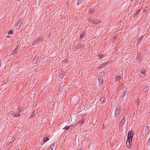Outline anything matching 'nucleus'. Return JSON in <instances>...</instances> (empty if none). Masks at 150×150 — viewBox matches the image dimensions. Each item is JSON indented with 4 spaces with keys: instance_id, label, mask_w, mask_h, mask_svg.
Wrapping results in <instances>:
<instances>
[{
    "instance_id": "nucleus-1",
    "label": "nucleus",
    "mask_w": 150,
    "mask_h": 150,
    "mask_svg": "<svg viewBox=\"0 0 150 150\" xmlns=\"http://www.w3.org/2000/svg\"><path fill=\"white\" fill-rule=\"evenodd\" d=\"M133 137V132L132 131H130L128 133L127 136V140L126 142L127 146L128 148L130 149L132 147L130 143L132 141Z\"/></svg>"
},
{
    "instance_id": "nucleus-2",
    "label": "nucleus",
    "mask_w": 150,
    "mask_h": 150,
    "mask_svg": "<svg viewBox=\"0 0 150 150\" xmlns=\"http://www.w3.org/2000/svg\"><path fill=\"white\" fill-rule=\"evenodd\" d=\"M95 18V16L93 17H89L88 19V22L94 24H97L101 22V21L99 20H95L94 18Z\"/></svg>"
},
{
    "instance_id": "nucleus-3",
    "label": "nucleus",
    "mask_w": 150,
    "mask_h": 150,
    "mask_svg": "<svg viewBox=\"0 0 150 150\" xmlns=\"http://www.w3.org/2000/svg\"><path fill=\"white\" fill-rule=\"evenodd\" d=\"M105 76L104 74L103 75H99L98 78V79L100 83L99 85L100 86H102V84L103 83V79L105 78Z\"/></svg>"
},
{
    "instance_id": "nucleus-4",
    "label": "nucleus",
    "mask_w": 150,
    "mask_h": 150,
    "mask_svg": "<svg viewBox=\"0 0 150 150\" xmlns=\"http://www.w3.org/2000/svg\"><path fill=\"white\" fill-rule=\"evenodd\" d=\"M126 90V89H124V88H123L122 90V91L123 92L122 93V95L121 96V97L123 98L126 95V96L128 95V93H127V92Z\"/></svg>"
},
{
    "instance_id": "nucleus-5",
    "label": "nucleus",
    "mask_w": 150,
    "mask_h": 150,
    "mask_svg": "<svg viewBox=\"0 0 150 150\" xmlns=\"http://www.w3.org/2000/svg\"><path fill=\"white\" fill-rule=\"evenodd\" d=\"M59 92L61 94H64L65 92V90L64 86H61L59 89Z\"/></svg>"
},
{
    "instance_id": "nucleus-6",
    "label": "nucleus",
    "mask_w": 150,
    "mask_h": 150,
    "mask_svg": "<svg viewBox=\"0 0 150 150\" xmlns=\"http://www.w3.org/2000/svg\"><path fill=\"white\" fill-rule=\"evenodd\" d=\"M42 41V38L41 37L37 38L36 39L34 40V42L37 44L39 43L40 42Z\"/></svg>"
},
{
    "instance_id": "nucleus-7",
    "label": "nucleus",
    "mask_w": 150,
    "mask_h": 150,
    "mask_svg": "<svg viewBox=\"0 0 150 150\" xmlns=\"http://www.w3.org/2000/svg\"><path fill=\"white\" fill-rule=\"evenodd\" d=\"M143 89L146 90L144 92L145 94H147L149 90V86L147 85H146L144 88Z\"/></svg>"
},
{
    "instance_id": "nucleus-8",
    "label": "nucleus",
    "mask_w": 150,
    "mask_h": 150,
    "mask_svg": "<svg viewBox=\"0 0 150 150\" xmlns=\"http://www.w3.org/2000/svg\"><path fill=\"white\" fill-rule=\"evenodd\" d=\"M106 100V96H103L100 99V100L102 104H103L105 101Z\"/></svg>"
},
{
    "instance_id": "nucleus-9",
    "label": "nucleus",
    "mask_w": 150,
    "mask_h": 150,
    "mask_svg": "<svg viewBox=\"0 0 150 150\" xmlns=\"http://www.w3.org/2000/svg\"><path fill=\"white\" fill-rule=\"evenodd\" d=\"M140 10L139 9H137L135 10L134 12V13L133 15V17L135 18V17H136V16L140 12Z\"/></svg>"
},
{
    "instance_id": "nucleus-10",
    "label": "nucleus",
    "mask_w": 150,
    "mask_h": 150,
    "mask_svg": "<svg viewBox=\"0 0 150 150\" xmlns=\"http://www.w3.org/2000/svg\"><path fill=\"white\" fill-rule=\"evenodd\" d=\"M120 110H118V109L117 110H116V111L115 112V117H118L120 114Z\"/></svg>"
},
{
    "instance_id": "nucleus-11",
    "label": "nucleus",
    "mask_w": 150,
    "mask_h": 150,
    "mask_svg": "<svg viewBox=\"0 0 150 150\" xmlns=\"http://www.w3.org/2000/svg\"><path fill=\"white\" fill-rule=\"evenodd\" d=\"M85 119L84 118H83L82 119L80 120H79L78 123L76 124V125H78V124H80V125L82 124H83L85 122Z\"/></svg>"
},
{
    "instance_id": "nucleus-12",
    "label": "nucleus",
    "mask_w": 150,
    "mask_h": 150,
    "mask_svg": "<svg viewBox=\"0 0 150 150\" xmlns=\"http://www.w3.org/2000/svg\"><path fill=\"white\" fill-rule=\"evenodd\" d=\"M125 117H123L120 123H121V124H120V125L122 126H123L124 125H125Z\"/></svg>"
},
{
    "instance_id": "nucleus-13",
    "label": "nucleus",
    "mask_w": 150,
    "mask_h": 150,
    "mask_svg": "<svg viewBox=\"0 0 150 150\" xmlns=\"http://www.w3.org/2000/svg\"><path fill=\"white\" fill-rule=\"evenodd\" d=\"M88 13L90 14H93L94 13L95 10L93 8H92L91 9H88Z\"/></svg>"
},
{
    "instance_id": "nucleus-14",
    "label": "nucleus",
    "mask_w": 150,
    "mask_h": 150,
    "mask_svg": "<svg viewBox=\"0 0 150 150\" xmlns=\"http://www.w3.org/2000/svg\"><path fill=\"white\" fill-rule=\"evenodd\" d=\"M81 45L79 43L77 46L75 45L74 46V48H76V50H78L79 48H81Z\"/></svg>"
},
{
    "instance_id": "nucleus-15",
    "label": "nucleus",
    "mask_w": 150,
    "mask_h": 150,
    "mask_svg": "<svg viewBox=\"0 0 150 150\" xmlns=\"http://www.w3.org/2000/svg\"><path fill=\"white\" fill-rule=\"evenodd\" d=\"M16 50H13L12 52V54L10 55L9 57L10 58H12L13 57H12V56L14 55L16 53Z\"/></svg>"
},
{
    "instance_id": "nucleus-16",
    "label": "nucleus",
    "mask_w": 150,
    "mask_h": 150,
    "mask_svg": "<svg viewBox=\"0 0 150 150\" xmlns=\"http://www.w3.org/2000/svg\"><path fill=\"white\" fill-rule=\"evenodd\" d=\"M40 59V58L39 57V56L38 54H37L36 56L35 57V58L34 59V60H36V61H38V60Z\"/></svg>"
},
{
    "instance_id": "nucleus-17",
    "label": "nucleus",
    "mask_w": 150,
    "mask_h": 150,
    "mask_svg": "<svg viewBox=\"0 0 150 150\" xmlns=\"http://www.w3.org/2000/svg\"><path fill=\"white\" fill-rule=\"evenodd\" d=\"M19 113V112L18 113H15L14 115V116L15 117H20L21 116V115Z\"/></svg>"
},
{
    "instance_id": "nucleus-18",
    "label": "nucleus",
    "mask_w": 150,
    "mask_h": 150,
    "mask_svg": "<svg viewBox=\"0 0 150 150\" xmlns=\"http://www.w3.org/2000/svg\"><path fill=\"white\" fill-rule=\"evenodd\" d=\"M141 73L143 74V76H145L146 71L144 69H142L141 71Z\"/></svg>"
},
{
    "instance_id": "nucleus-19",
    "label": "nucleus",
    "mask_w": 150,
    "mask_h": 150,
    "mask_svg": "<svg viewBox=\"0 0 150 150\" xmlns=\"http://www.w3.org/2000/svg\"><path fill=\"white\" fill-rule=\"evenodd\" d=\"M85 33L83 32L82 33H81L80 36V38L81 39L82 38L84 37L85 36Z\"/></svg>"
},
{
    "instance_id": "nucleus-20",
    "label": "nucleus",
    "mask_w": 150,
    "mask_h": 150,
    "mask_svg": "<svg viewBox=\"0 0 150 150\" xmlns=\"http://www.w3.org/2000/svg\"><path fill=\"white\" fill-rule=\"evenodd\" d=\"M66 75L65 74H62L61 73H59V76L60 77H62V78H63V77Z\"/></svg>"
},
{
    "instance_id": "nucleus-21",
    "label": "nucleus",
    "mask_w": 150,
    "mask_h": 150,
    "mask_svg": "<svg viewBox=\"0 0 150 150\" xmlns=\"http://www.w3.org/2000/svg\"><path fill=\"white\" fill-rule=\"evenodd\" d=\"M55 145L54 144H53L52 145L50 146V147L49 148V150H52L53 148L54 147V146H55Z\"/></svg>"
},
{
    "instance_id": "nucleus-22",
    "label": "nucleus",
    "mask_w": 150,
    "mask_h": 150,
    "mask_svg": "<svg viewBox=\"0 0 150 150\" xmlns=\"http://www.w3.org/2000/svg\"><path fill=\"white\" fill-rule=\"evenodd\" d=\"M149 8H148V6L146 7L145 8L143 11L144 12V13L148 11Z\"/></svg>"
},
{
    "instance_id": "nucleus-23",
    "label": "nucleus",
    "mask_w": 150,
    "mask_h": 150,
    "mask_svg": "<svg viewBox=\"0 0 150 150\" xmlns=\"http://www.w3.org/2000/svg\"><path fill=\"white\" fill-rule=\"evenodd\" d=\"M49 140V138L48 137H46L44 138L43 141L45 143L46 142Z\"/></svg>"
},
{
    "instance_id": "nucleus-24",
    "label": "nucleus",
    "mask_w": 150,
    "mask_h": 150,
    "mask_svg": "<svg viewBox=\"0 0 150 150\" xmlns=\"http://www.w3.org/2000/svg\"><path fill=\"white\" fill-rule=\"evenodd\" d=\"M69 129V126L68 125L66 126L64 128H63V129L65 130H67Z\"/></svg>"
},
{
    "instance_id": "nucleus-25",
    "label": "nucleus",
    "mask_w": 150,
    "mask_h": 150,
    "mask_svg": "<svg viewBox=\"0 0 150 150\" xmlns=\"http://www.w3.org/2000/svg\"><path fill=\"white\" fill-rule=\"evenodd\" d=\"M8 34L9 35H12L13 34V32L12 30H10L8 32Z\"/></svg>"
},
{
    "instance_id": "nucleus-26",
    "label": "nucleus",
    "mask_w": 150,
    "mask_h": 150,
    "mask_svg": "<svg viewBox=\"0 0 150 150\" xmlns=\"http://www.w3.org/2000/svg\"><path fill=\"white\" fill-rule=\"evenodd\" d=\"M147 144L148 146L150 145V137H149L148 140L147 142Z\"/></svg>"
},
{
    "instance_id": "nucleus-27",
    "label": "nucleus",
    "mask_w": 150,
    "mask_h": 150,
    "mask_svg": "<svg viewBox=\"0 0 150 150\" xmlns=\"http://www.w3.org/2000/svg\"><path fill=\"white\" fill-rule=\"evenodd\" d=\"M142 38L141 37V38H138L137 40V43H139L141 42V39H142Z\"/></svg>"
},
{
    "instance_id": "nucleus-28",
    "label": "nucleus",
    "mask_w": 150,
    "mask_h": 150,
    "mask_svg": "<svg viewBox=\"0 0 150 150\" xmlns=\"http://www.w3.org/2000/svg\"><path fill=\"white\" fill-rule=\"evenodd\" d=\"M103 54L101 55L100 54H99L98 55V57L99 58H100L101 59V58L103 57Z\"/></svg>"
},
{
    "instance_id": "nucleus-29",
    "label": "nucleus",
    "mask_w": 150,
    "mask_h": 150,
    "mask_svg": "<svg viewBox=\"0 0 150 150\" xmlns=\"http://www.w3.org/2000/svg\"><path fill=\"white\" fill-rule=\"evenodd\" d=\"M116 79V81H119L120 80V76H117Z\"/></svg>"
},
{
    "instance_id": "nucleus-30",
    "label": "nucleus",
    "mask_w": 150,
    "mask_h": 150,
    "mask_svg": "<svg viewBox=\"0 0 150 150\" xmlns=\"http://www.w3.org/2000/svg\"><path fill=\"white\" fill-rule=\"evenodd\" d=\"M107 64L105 63H103L102 64V67H105Z\"/></svg>"
},
{
    "instance_id": "nucleus-31",
    "label": "nucleus",
    "mask_w": 150,
    "mask_h": 150,
    "mask_svg": "<svg viewBox=\"0 0 150 150\" xmlns=\"http://www.w3.org/2000/svg\"><path fill=\"white\" fill-rule=\"evenodd\" d=\"M149 128V126L148 125H147L145 128V130L146 131Z\"/></svg>"
},
{
    "instance_id": "nucleus-32",
    "label": "nucleus",
    "mask_w": 150,
    "mask_h": 150,
    "mask_svg": "<svg viewBox=\"0 0 150 150\" xmlns=\"http://www.w3.org/2000/svg\"><path fill=\"white\" fill-rule=\"evenodd\" d=\"M81 0H79L77 2V5H79L81 3Z\"/></svg>"
},
{
    "instance_id": "nucleus-33",
    "label": "nucleus",
    "mask_w": 150,
    "mask_h": 150,
    "mask_svg": "<svg viewBox=\"0 0 150 150\" xmlns=\"http://www.w3.org/2000/svg\"><path fill=\"white\" fill-rule=\"evenodd\" d=\"M73 125H71L70 126H69V129H70L71 130L73 127Z\"/></svg>"
},
{
    "instance_id": "nucleus-34",
    "label": "nucleus",
    "mask_w": 150,
    "mask_h": 150,
    "mask_svg": "<svg viewBox=\"0 0 150 150\" xmlns=\"http://www.w3.org/2000/svg\"><path fill=\"white\" fill-rule=\"evenodd\" d=\"M20 19H19L18 20V21H17V24H16V25H17V26H18V24L20 22Z\"/></svg>"
},
{
    "instance_id": "nucleus-35",
    "label": "nucleus",
    "mask_w": 150,
    "mask_h": 150,
    "mask_svg": "<svg viewBox=\"0 0 150 150\" xmlns=\"http://www.w3.org/2000/svg\"><path fill=\"white\" fill-rule=\"evenodd\" d=\"M139 0H132V1H135V4L136 2L139 1Z\"/></svg>"
},
{
    "instance_id": "nucleus-36",
    "label": "nucleus",
    "mask_w": 150,
    "mask_h": 150,
    "mask_svg": "<svg viewBox=\"0 0 150 150\" xmlns=\"http://www.w3.org/2000/svg\"><path fill=\"white\" fill-rule=\"evenodd\" d=\"M136 101H138V103H140V99L139 98H138Z\"/></svg>"
},
{
    "instance_id": "nucleus-37",
    "label": "nucleus",
    "mask_w": 150,
    "mask_h": 150,
    "mask_svg": "<svg viewBox=\"0 0 150 150\" xmlns=\"http://www.w3.org/2000/svg\"><path fill=\"white\" fill-rule=\"evenodd\" d=\"M138 103V101H136V102H135V103H136V105L138 106L139 104V103Z\"/></svg>"
},
{
    "instance_id": "nucleus-38",
    "label": "nucleus",
    "mask_w": 150,
    "mask_h": 150,
    "mask_svg": "<svg viewBox=\"0 0 150 150\" xmlns=\"http://www.w3.org/2000/svg\"><path fill=\"white\" fill-rule=\"evenodd\" d=\"M13 142H14V141H12L10 142H9L8 145H9L10 144H11Z\"/></svg>"
},
{
    "instance_id": "nucleus-39",
    "label": "nucleus",
    "mask_w": 150,
    "mask_h": 150,
    "mask_svg": "<svg viewBox=\"0 0 150 150\" xmlns=\"http://www.w3.org/2000/svg\"><path fill=\"white\" fill-rule=\"evenodd\" d=\"M101 66H102L101 65H100L99 67H98V68H99L100 69L103 68V67Z\"/></svg>"
},
{
    "instance_id": "nucleus-40",
    "label": "nucleus",
    "mask_w": 150,
    "mask_h": 150,
    "mask_svg": "<svg viewBox=\"0 0 150 150\" xmlns=\"http://www.w3.org/2000/svg\"><path fill=\"white\" fill-rule=\"evenodd\" d=\"M18 26H19V27H18V28H19L21 26V23L20 24H19V23L18 24Z\"/></svg>"
},
{
    "instance_id": "nucleus-41",
    "label": "nucleus",
    "mask_w": 150,
    "mask_h": 150,
    "mask_svg": "<svg viewBox=\"0 0 150 150\" xmlns=\"http://www.w3.org/2000/svg\"><path fill=\"white\" fill-rule=\"evenodd\" d=\"M34 44H37V43H35L34 41L32 43V45H34Z\"/></svg>"
},
{
    "instance_id": "nucleus-42",
    "label": "nucleus",
    "mask_w": 150,
    "mask_h": 150,
    "mask_svg": "<svg viewBox=\"0 0 150 150\" xmlns=\"http://www.w3.org/2000/svg\"><path fill=\"white\" fill-rule=\"evenodd\" d=\"M11 37H10V35H7L6 36V38H10Z\"/></svg>"
},
{
    "instance_id": "nucleus-43",
    "label": "nucleus",
    "mask_w": 150,
    "mask_h": 150,
    "mask_svg": "<svg viewBox=\"0 0 150 150\" xmlns=\"http://www.w3.org/2000/svg\"><path fill=\"white\" fill-rule=\"evenodd\" d=\"M68 60H67V59L66 60H65V62L66 63H67V62H68Z\"/></svg>"
},
{
    "instance_id": "nucleus-44",
    "label": "nucleus",
    "mask_w": 150,
    "mask_h": 150,
    "mask_svg": "<svg viewBox=\"0 0 150 150\" xmlns=\"http://www.w3.org/2000/svg\"><path fill=\"white\" fill-rule=\"evenodd\" d=\"M90 6H89V8H88V9H90L91 10V9H92V8H90Z\"/></svg>"
},
{
    "instance_id": "nucleus-45",
    "label": "nucleus",
    "mask_w": 150,
    "mask_h": 150,
    "mask_svg": "<svg viewBox=\"0 0 150 150\" xmlns=\"http://www.w3.org/2000/svg\"><path fill=\"white\" fill-rule=\"evenodd\" d=\"M148 125L149 126V127H150V124H148V125Z\"/></svg>"
},
{
    "instance_id": "nucleus-46",
    "label": "nucleus",
    "mask_w": 150,
    "mask_h": 150,
    "mask_svg": "<svg viewBox=\"0 0 150 150\" xmlns=\"http://www.w3.org/2000/svg\"><path fill=\"white\" fill-rule=\"evenodd\" d=\"M14 54L12 56V57H13L12 58H13V57H14Z\"/></svg>"
},
{
    "instance_id": "nucleus-47",
    "label": "nucleus",
    "mask_w": 150,
    "mask_h": 150,
    "mask_svg": "<svg viewBox=\"0 0 150 150\" xmlns=\"http://www.w3.org/2000/svg\"><path fill=\"white\" fill-rule=\"evenodd\" d=\"M57 148V145H56V147L55 148V149H56Z\"/></svg>"
},
{
    "instance_id": "nucleus-48",
    "label": "nucleus",
    "mask_w": 150,
    "mask_h": 150,
    "mask_svg": "<svg viewBox=\"0 0 150 150\" xmlns=\"http://www.w3.org/2000/svg\"><path fill=\"white\" fill-rule=\"evenodd\" d=\"M77 150H81V149H77Z\"/></svg>"
},
{
    "instance_id": "nucleus-49",
    "label": "nucleus",
    "mask_w": 150,
    "mask_h": 150,
    "mask_svg": "<svg viewBox=\"0 0 150 150\" xmlns=\"http://www.w3.org/2000/svg\"><path fill=\"white\" fill-rule=\"evenodd\" d=\"M17 0L18 1H20V0Z\"/></svg>"
}]
</instances>
